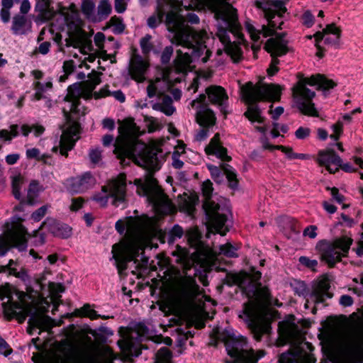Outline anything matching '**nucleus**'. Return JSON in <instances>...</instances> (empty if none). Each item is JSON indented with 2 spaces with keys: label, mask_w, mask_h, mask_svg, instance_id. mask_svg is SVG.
Returning <instances> with one entry per match:
<instances>
[{
  "label": "nucleus",
  "mask_w": 363,
  "mask_h": 363,
  "mask_svg": "<svg viewBox=\"0 0 363 363\" xmlns=\"http://www.w3.org/2000/svg\"><path fill=\"white\" fill-rule=\"evenodd\" d=\"M118 133L114 143V153L119 159H130L148 171L144 182L142 179H135L134 181L138 194L146 196L157 213H174L175 207L163 193L152 175L162 165L163 157L160 149L157 147H147L145 143L139 142L138 137L142 132L133 118H126L121 122Z\"/></svg>",
  "instance_id": "1"
},
{
  "label": "nucleus",
  "mask_w": 363,
  "mask_h": 363,
  "mask_svg": "<svg viewBox=\"0 0 363 363\" xmlns=\"http://www.w3.org/2000/svg\"><path fill=\"white\" fill-rule=\"evenodd\" d=\"M261 272L252 269L250 273L240 272L227 276V284L238 285L243 289L249 298H254L244 305L242 313L239 315L248 325L254 337L259 340L263 334L268 333L270 325L268 322V306L274 304L269 289L261 287L259 280Z\"/></svg>",
  "instance_id": "2"
},
{
  "label": "nucleus",
  "mask_w": 363,
  "mask_h": 363,
  "mask_svg": "<svg viewBox=\"0 0 363 363\" xmlns=\"http://www.w3.org/2000/svg\"><path fill=\"white\" fill-rule=\"evenodd\" d=\"M180 3L179 0H158L156 13L147 18V25L150 28H156L166 14L165 23L167 30L172 33V42L190 50L194 59L206 63L211 52L201 43L204 35L184 25L178 13Z\"/></svg>",
  "instance_id": "3"
},
{
  "label": "nucleus",
  "mask_w": 363,
  "mask_h": 363,
  "mask_svg": "<svg viewBox=\"0 0 363 363\" xmlns=\"http://www.w3.org/2000/svg\"><path fill=\"white\" fill-rule=\"evenodd\" d=\"M116 229L121 234L126 230L125 238L113 245L111 251L112 258L120 274L125 270V263L133 259L148 239L162 234L155 219L146 216L129 217L125 220H119L116 223Z\"/></svg>",
  "instance_id": "4"
},
{
  "label": "nucleus",
  "mask_w": 363,
  "mask_h": 363,
  "mask_svg": "<svg viewBox=\"0 0 363 363\" xmlns=\"http://www.w3.org/2000/svg\"><path fill=\"white\" fill-rule=\"evenodd\" d=\"M8 298V301L2 303L4 315L8 320L16 318L19 323H23L30 315L28 328L30 334L36 328L49 330L55 326V320L45 314L46 310L38 306L31 294L6 284L0 286V298Z\"/></svg>",
  "instance_id": "5"
},
{
  "label": "nucleus",
  "mask_w": 363,
  "mask_h": 363,
  "mask_svg": "<svg viewBox=\"0 0 363 363\" xmlns=\"http://www.w3.org/2000/svg\"><path fill=\"white\" fill-rule=\"evenodd\" d=\"M100 73L92 72L88 75V79L80 84H74L67 89L65 101L67 107L63 108L66 124L62 128V133L60 141V155L67 157L68 151L72 150L79 139V125L72 118V114L84 115V108L81 111L80 99H90L95 87L101 83Z\"/></svg>",
  "instance_id": "6"
},
{
  "label": "nucleus",
  "mask_w": 363,
  "mask_h": 363,
  "mask_svg": "<svg viewBox=\"0 0 363 363\" xmlns=\"http://www.w3.org/2000/svg\"><path fill=\"white\" fill-rule=\"evenodd\" d=\"M56 23H52L50 32H54V27L58 30L67 29L69 38L66 39V45L79 48L81 52L87 54L92 51L91 40L83 30V21L79 17L75 6L71 4L69 8L61 7L57 13Z\"/></svg>",
  "instance_id": "7"
},
{
  "label": "nucleus",
  "mask_w": 363,
  "mask_h": 363,
  "mask_svg": "<svg viewBox=\"0 0 363 363\" xmlns=\"http://www.w3.org/2000/svg\"><path fill=\"white\" fill-rule=\"evenodd\" d=\"M242 99L249 105L245 116L250 121L262 123L264 118L261 116L259 108L255 104L259 101H279L281 96V87L273 84L259 82L254 84L249 82L241 86Z\"/></svg>",
  "instance_id": "8"
},
{
  "label": "nucleus",
  "mask_w": 363,
  "mask_h": 363,
  "mask_svg": "<svg viewBox=\"0 0 363 363\" xmlns=\"http://www.w3.org/2000/svg\"><path fill=\"white\" fill-rule=\"evenodd\" d=\"M280 335L284 340L294 345L292 351L282 354L279 363H315V360L310 352L312 345L303 341V335L298 326L294 323H284L279 325Z\"/></svg>",
  "instance_id": "9"
},
{
  "label": "nucleus",
  "mask_w": 363,
  "mask_h": 363,
  "mask_svg": "<svg viewBox=\"0 0 363 363\" xmlns=\"http://www.w3.org/2000/svg\"><path fill=\"white\" fill-rule=\"evenodd\" d=\"M306 85H317L318 89L328 90L336 86L332 79L326 78L324 75H313L310 78H301L292 89L293 96L298 109L305 115L318 116V113L312 102L315 92L306 87Z\"/></svg>",
  "instance_id": "10"
},
{
  "label": "nucleus",
  "mask_w": 363,
  "mask_h": 363,
  "mask_svg": "<svg viewBox=\"0 0 363 363\" xmlns=\"http://www.w3.org/2000/svg\"><path fill=\"white\" fill-rule=\"evenodd\" d=\"M255 5L257 8L262 9L264 13L268 24L263 25L261 30H257L250 24H246L251 38L254 41L258 40L259 35L267 38L274 34L275 28L281 29L282 21H279L282 15L286 11L285 3L281 0H260L256 1Z\"/></svg>",
  "instance_id": "11"
},
{
  "label": "nucleus",
  "mask_w": 363,
  "mask_h": 363,
  "mask_svg": "<svg viewBox=\"0 0 363 363\" xmlns=\"http://www.w3.org/2000/svg\"><path fill=\"white\" fill-rule=\"evenodd\" d=\"M218 339L224 342L228 354L232 359L226 363H257L265 354L263 350L255 352L241 335L223 332L218 334Z\"/></svg>",
  "instance_id": "12"
},
{
  "label": "nucleus",
  "mask_w": 363,
  "mask_h": 363,
  "mask_svg": "<svg viewBox=\"0 0 363 363\" xmlns=\"http://www.w3.org/2000/svg\"><path fill=\"white\" fill-rule=\"evenodd\" d=\"M213 190V184L210 180L203 182L202 184V193L205 198L203 208L208 216L211 231L225 235L228 231L225 223L231 214L227 208L220 207L219 204L211 199Z\"/></svg>",
  "instance_id": "13"
},
{
  "label": "nucleus",
  "mask_w": 363,
  "mask_h": 363,
  "mask_svg": "<svg viewBox=\"0 0 363 363\" xmlns=\"http://www.w3.org/2000/svg\"><path fill=\"white\" fill-rule=\"evenodd\" d=\"M352 244V239L343 236L333 241L320 240L316 244L315 250L320 259L333 267L341 261L342 257L347 256Z\"/></svg>",
  "instance_id": "14"
},
{
  "label": "nucleus",
  "mask_w": 363,
  "mask_h": 363,
  "mask_svg": "<svg viewBox=\"0 0 363 363\" xmlns=\"http://www.w3.org/2000/svg\"><path fill=\"white\" fill-rule=\"evenodd\" d=\"M126 177L120 174L116 179L108 182L102 187L101 193L96 194L94 199L101 206H105L108 199H111V203L118 206L125 201L126 196Z\"/></svg>",
  "instance_id": "15"
},
{
  "label": "nucleus",
  "mask_w": 363,
  "mask_h": 363,
  "mask_svg": "<svg viewBox=\"0 0 363 363\" xmlns=\"http://www.w3.org/2000/svg\"><path fill=\"white\" fill-rule=\"evenodd\" d=\"M185 275L180 279L172 298L175 306L179 309H184L190 306L195 297L199 294V286L194 277Z\"/></svg>",
  "instance_id": "16"
},
{
  "label": "nucleus",
  "mask_w": 363,
  "mask_h": 363,
  "mask_svg": "<svg viewBox=\"0 0 363 363\" xmlns=\"http://www.w3.org/2000/svg\"><path fill=\"white\" fill-rule=\"evenodd\" d=\"M26 228L20 223L0 235V256L4 255L11 247H17L21 251L24 250L26 248Z\"/></svg>",
  "instance_id": "17"
},
{
  "label": "nucleus",
  "mask_w": 363,
  "mask_h": 363,
  "mask_svg": "<svg viewBox=\"0 0 363 363\" xmlns=\"http://www.w3.org/2000/svg\"><path fill=\"white\" fill-rule=\"evenodd\" d=\"M285 35V33L278 34L275 38H269L265 44L266 50L271 54L272 57L269 67L267 69V73L270 76L274 75L279 71V60L277 57L286 55L289 50L288 42L284 39Z\"/></svg>",
  "instance_id": "18"
},
{
  "label": "nucleus",
  "mask_w": 363,
  "mask_h": 363,
  "mask_svg": "<svg viewBox=\"0 0 363 363\" xmlns=\"http://www.w3.org/2000/svg\"><path fill=\"white\" fill-rule=\"evenodd\" d=\"M340 347L347 357H358L363 353V337L358 333H347L341 340Z\"/></svg>",
  "instance_id": "19"
},
{
  "label": "nucleus",
  "mask_w": 363,
  "mask_h": 363,
  "mask_svg": "<svg viewBox=\"0 0 363 363\" xmlns=\"http://www.w3.org/2000/svg\"><path fill=\"white\" fill-rule=\"evenodd\" d=\"M341 33V28L335 23L328 24L322 31L316 32L314 34L316 48L320 49V43L322 40L328 46L338 48L340 44Z\"/></svg>",
  "instance_id": "20"
},
{
  "label": "nucleus",
  "mask_w": 363,
  "mask_h": 363,
  "mask_svg": "<svg viewBox=\"0 0 363 363\" xmlns=\"http://www.w3.org/2000/svg\"><path fill=\"white\" fill-rule=\"evenodd\" d=\"M206 95L201 94L199 98L191 101V105L195 107L197 104H200L196 107V119L197 123L201 127H212L215 125L216 118L213 111L210 109L207 104H205Z\"/></svg>",
  "instance_id": "21"
},
{
  "label": "nucleus",
  "mask_w": 363,
  "mask_h": 363,
  "mask_svg": "<svg viewBox=\"0 0 363 363\" xmlns=\"http://www.w3.org/2000/svg\"><path fill=\"white\" fill-rule=\"evenodd\" d=\"M330 288V281L326 277H322L314 281L311 293L306 301V306H308L309 302L318 304L323 303L328 298H331L333 294L329 291Z\"/></svg>",
  "instance_id": "22"
},
{
  "label": "nucleus",
  "mask_w": 363,
  "mask_h": 363,
  "mask_svg": "<svg viewBox=\"0 0 363 363\" xmlns=\"http://www.w3.org/2000/svg\"><path fill=\"white\" fill-rule=\"evenodd\" d=\"M316 161L331 174L335 173L341 166L342 160L333 150L328 149L318 152Z\"/></svg>",
  "instance_id": "23"
},
{
  "label": "nucleus",
  "mask_w": 363,
  "mask_h": 363,
  "mask_svg": "<svg viewBox=\"0 0 363 363\" xmlns=\"http://www.w3.org/2000/svg\"><path fill=\"white\" fill-rule=\"evenodd\" d=\"M96 180L92 174L86 172L82 175L71 179L68 183L69 190L75 194H81L95 184Z\"/></svg>",
  "instance_id": "24"
},
{
  "label": "nucleus",
  "mask_w": 363,
  "mask_h": 363,
  "mask_svg": "<svg viewBox=\"0 0 363 363\" xmlns=\"http://www.w3.org/2000/svg\"><path fill=\"white\" fill-rule=\"evenodd\" d=\"M147 67L148 63L145 60L138 55H133L129 65V74L132 79L138 82H143Z\"/></svg>",
  "instance_id": "25"
},
{
  "label": "nucleus",
  "mask_w": 363,
  "mask_h": 363,
  "mask_svg": "<svg viewBox=\"0 0 363 363\" xmlns=\"http://www.w3.org/2000/svg\"><path fill=\"white\" fill-rule=\"evenodd\" d=\"M35 12L37 13L35 18V22L48 21L56 14L52 0H36Z\"/></svg>",
  "instance_id": "26"
},
{
  "label": "nucleus",
  "mask_w": 363,
  "mask_h": 363,
  "mask_svg": "<svg viewBox=\"0 0 363 363\" xmlns=\"http://www.w3.org/2000/svg\"><path fill=\"white\" fill-rule=\"evenodd\" d=\"M206 92L209 101L213 104L220 106L221 111L225 114V103L228 99L225 90L220 86H211L206 88Z\"/></svg>",
  "instance_id": "27"
},
{
  "label": "nucleus",
  "mask_w": 363,
  "mask_h": 363,
  "mask_svg": "<svg viewBox=\"0 0 363 363\" xmlns=\"http://www.w3.org/2000/svg\"><path fill=\"white\" fill-rule=\"evenodd\" d=\"M205 151L208 155H215L223 160H230V157L227 155L226 148L220 144L218 133H216L211 140L210 143L206 147Z\"/></svg>",
  "instance_id": "28"
},
{
  "label": "nucleus",
  "mask_w": 363,
  "mask_h": 363,
  "mask_svg": "<svg viewBox=\"0 0 363 363\" xmlns=\"http://www.w3.org/2000/svg\"><path fill=\"white\" fill-rule=\"evenodd\" d=\"M179 1L181 2L180 3V5H179V7L178 9V13L182 16V18H183L184 20V23L186 26H188L189 28H191L194 32L196 33H198L199 34H201V33H203V35H204V38L203 39H202V40H201V43L203 45H204V46L210 50L211 52V54L208 56V61L209 60V58L212 55V50L206 44V40H208V34L206 33V31L205 30H196L195 29H194L193 28L189 26L187 24L185 23L186 21L187 22H189V23H199V17L194 14V13H189L187 16H186V18H184V16L183 15H182L180 13V12L182 11V7H184L185 9H187V6H184L183 5V0H179Z\"/></svg>",
  "instance_id": "29"
},
{
  "label": "nucleus",
  "mask_w": 363,
  "mask_h": 363,
  "mask_svg": "<svg viewBox=\"0 0 363 363\" xmlns=\"http://www.w3.org/2000/svg\"><path fill=\"white\" fill-rule=\"evenodd\" d=\"M49 225L50 232L55 237L61 238H67L72 235V228L67 224L58 223L55 220H50L45 223L44 225Z\"/></svg>",
  "instance_id": "30"
},
{
  "label": "nucleus",
  "mask_w": 363,
  "mask_h": 363,
  "mask_svg": "<svg viewBox=\"0 0 363 363\" xmlns=\"http://www.w3.org/2000/svg\"><path fill=\"white\" fill-rule=\"evenodd\" d=\"M177 58L174 60V68L177 72H186L191 62V57L187 53H183L180 50L177 51Z\"/></svg>",
  "instance_id": "31"
},
{
  "label": "nucleus",
  "mask_w": 363,
  "mask_h": 363,
  "mask_svg": "<svg viewBox=\"0 0 363 363\" xmlns=\"http://www.w3.org/2000/svg\"><path fill=\"white\" fill-rule=\"evenodd\" d=\"M28 23L27 18L23 15L16 14L13 17L11 30L15 35H21L26 33Z\"/></svg>",
  "instance_id": "32"
},
{
  "label": "nucleus",
  "mask_w": 363,
  "mask_h": 363,
  "mask_svg": "<svg viewBox=\"0 0 363 363\" xmlns=\"http://www.w3.org/2000/svg\"><path fill=\"white\" fill-rule=\"evenodd\" d=\"M152 108L154 110L160 111L167 116H171L175 111V108L172 106V100L171 97L168 96H164L162 98V101L153 104Z\"/></svg>",
  "instance_id": "33"
},
{
  "label": "nucleus",
  "mask_w": 363,
  "mask_h": 363,
  "mask_svg": "<svg viewBox=\"0 0 363 363\" xmlns=\"http://www.w3.org/2000/svg\"><path fill=\"white\" fill-rule=\"evenodd\" d=\"M33 89L35 91L33 96V100L39 101L43 98V94L52 88V82L51 80L47 81L45 83L40 82H35L33 84Z\"/></svg>",
  "instance_id": "34"
},
{
  "label": "nucleus",
  "mask_w": 363,
  "mask_h": 363,
  "mask_svg": "<svg viewBox=\"0 0 363 363\" xmlns=\"http://www.w3.org/2000/svg\"><path fill=\"white\" fill-rule=\"evenodd\" d=\"M112 8L108 0H101L97 9V15L93 18L94 21H100L106 18L111 12Z\"/></svg>",
  "instance_id": "35"
},
{
  "label": "nucleus",
  "mask_w": 363,
  "mask_h": 363,
  "mask_svg": "<svg viewBox=\"0 0 363 363\" xmlns=\"http://www.w3.org/2000/svg\"><path fill=\"white\" fill-rule=\"evenodd\" d=\"M43 191V187L36 180H33L29 184V187L27 193V202L30 205H33L35 203V199L38 196V194Z\"/></svg>",
  "instance_id": "36"
},
{
  "label": "nucleus",
  "mask_w": 363,
  "mask_h": 363,
  "mask_svg": "<svg viewBox=\"0 0 363 363\" xmlns=\"http://www.w3.org/2000/svg\"><path fill=\"white\" fill-rule=\"evenodd\" d=\"M237 251V247L232 245L230 243H226L220 246L218 253L212 250H211L210 254L213 257L222 255L227 257H237L238 256Z\"/></svg>",
  "instance_id": "37"
},
{
  "label": "nucleus",
  "mask_w": 363,
  "mask_h": 363,
  "mask_svg": "<svg viewBox=\"0 0 363 363\" xmlns=\"http://www.w3.org/2000/svg\"><path fill=\"white\" fill-rule=\"evenodd\" d=\"M184 235L182 228L178 225H175L169 232L164 233L163 236V242L173 243L178 238H181Z\"/></svg>",
  "instance_id": "38"
},
{
  "label": "nucleus",
  "mask_w": 363,
  "mask_h": 363,
  "mask_svg": "<svg viewBox=\"0 0 363 363\" xmlns=\"http://www.w3.org/2000/svg\"><path fill=\"white\" fill-rule=\"evenodd\" d=\"M196 203V198L195 196H184L180 201L179 207L182 211L191 215L194 211Z\"/></svg>",
  "instance_id": "39"
},
{
  "label": "nucleus",
  "mask_w": 363,
  "mask_h": 363,
  "mask_svg": "<svg viewBox=\"0 0 363 363\" xmlns=\"http://www.w3.org/2000/svg\"><path fill=\"white\" fill-rule=\"evenodd\" d=\"M223 171L228 181L229 186L231 189H235L238 185V180L235 171L228 164L223 166Z\"/></svg>",
  "instance_id": "40"
},
{
  "label": "nucleus",
  "mask_w": 363,
  "mask_h": 363,
  "mask_svg": "<svg viewBox=\"0 0 363 363\" xmlns=\"http://www.w3.org/2000/svg\"><path fill=\"white\" fill-rule=\"evenodd\" d=\"M172 357L170 350L163 347L155 354V363H172Z\"/></svg>",
  "instance_id": "41"
},
{
  "label": "nucleus",
  "mask_w": 363,
  "mask_h": 363,
  "mask_svg": "<svg viewBox=\"0 0 363 363\" xmlns=\"http://www.w3.org/2000/svg\"><path fill=\"white\" fill-rule=\"evenodd\" d=\"M108 25L110 28H112L113 32L116 34L122 33L125 28V26L123 22V19L116 16L111 18Z\"/></svg>",
  "instance_id": "42"
},
{
  "label": "nucleus",
  "mask_w": 363,
  "mask_h": 363,
  "mask_svg": "<svg viewBox=\"0 0 363 363\" xmlns=\"http://www.w3.org/2000/svg\"><path fill=\"white\" fill-rule=\"evenodd\" d=\"M22 134L24 136H27L30 133L33 132L36 137L41 135L44 131L45 128L40 125H23L21 127Z\"/></svg>",
  "instance_id": "43"
},
{
  "label": "nucleus",
  "mask_w": 363,
  "mask_h": 363,
  "mask_svg": "<svg viewBox=\"0 0 363 363\" xmlns=\"http://www.w3.org/2000/svg\"><path fill=\"white\" fill-rule=\"evenodd\" d=\"M144 123L149 133H153L162 128L159 121L152 116H144Z\"/></svg>",
  "instance_id": "44"
},
{
  "label": "nucleus",
  "mask_w": 363,
  "mask_h": 363,
  "mask_svg": "<svg viewBox=\"0 0 363 363\" xmlns=\"http://www.w3.org/2000/svg\"><path fill=\"white\" fill-rule=\"evenodd\" d=\"M95 2L94 0H82V10L88 18L93 21Z\"/></svg>",
  "instance_id": "45"
},
{
  "label": "nucleus",
  "mask_w": 363,
  "mask_h": 363,
  "mask_svg": "<svg viewBox=\"0 0 363 363\" xmlns=\"http://www.w3.org/2000/svg\"><path fill=\"white\" fill-rule=\"evenodd\" d=\"M23 183V177L21 175L15 176L12 178V191L13 194L16 199H19L21 198V187Z\"/></svg>",
  "instance_id": "46"
},
{
  "label": "nucleus",
  "mask_w": 363,
  "mask_h": 363,
  "mask_svg": "<svg viewBox=\"0 0 363 363\" xmlns=\"http://www.w3.org/2000/svg\"><path fill=\"white\" fill-rule=\"evenodd\" d=\"M80 315L86 316L92 320H95L99 318L100 315L97 314V312L91 308L90 305L85 304L82 308L79 310Z\"/></svg>",
  "instance_id": "47"
},
{
  "label": "nucleus",
  "mask_w": 363,
  "mask_h": 363,
  "mask_svg": "<svg viewBox=\"0 0 363 363\" xmlns=\"http://www.w3.org/2000/svg\"><path fill=\"white\" fill-rule=\"evenodd\" d=\"M80 315L86 316L92 320H95L99 318L100 315L97 314V312L91 308L90 305L85 304L82 308L79 310Z\"/></svg>",
  "instance_id": "48"
},
{
  "label": "nucleus",
  "mask_w": 363,
  "mask_h": 363,
  "mask_svg": "<svg viewBox=\"0 0 363 363\" xmlns=\"http://www.w3.org/2000/svg\"><path fill=\"white\" fill-rule=\"evenodd\" d=\"M186 238L192 246H196L199 240L200 235L197 229H190L186 232Z\"/></svg>",
  "instance_id": "49"
},
{
  "label": "nucleus",
  "mask_w": 363,
  "mask_h": 363,
  "mask_svg": "<svg viewBox=\"0 0 363 363\" xmlns=\"http://www.w3.org/2000/svg\"><path fill=\"white\" fill-rule=\"evenodd\" d=\"M118 345L123 352L127 353L130 352L132 347H133V342L132 340L128 337H123V339L118 340Z\"/></svg>",
  "instance_id": "50"
},
{
  "label": "nucleus",
  "mask_w": 363,
  "mask_h": 363,
  "mask_svg": "<svg viewBox=\"0 0 363 363\" xmlns=\"http://www.w3.org/2000/svg\"><path fill=\"white\" fill-rule=\"evenodd\" d=\"M151 38V35H147L140 40V47L144 54L149 53L152 48V45L150 43Z\"/></svg>",
  "instance_id": "51"
},
{
  "label": "nucleus",
  "mask_w": 363,
  "mask_h": 363,
  "mask_svg": "<svg viewBox=\"0 0 363 363\" xmlns=\"http://www.w3.org/2000/svg\"><path fill=\"white\" fill-rule=\"evenodd\" d=\"M49 207L50 206L48 205H45L37 209L31 215L33 220L35 221H39L40 219H42L47 213Z\"/></svg>",
  "instance_id": "52"
},
{
  "label": "nucleus",
  "mask_w": 363,
  "mask_h": 363,
  "mask_svg": "<svg viewBox=\"0 0 363 363\" xmlns=\"http://www.w3.org/2000/svg\"><path fill=\"white\" fill-rule=\"evenodd\" d=\"M299 262L306 266V267L312 269L313 271L315 270L316 267L318 266V261L316 259H311L307 257H300Z\"/></svg>",
  "instance_id": "53"
},
{
  "label": "nucleus",
  "mask_w": 363,
  "mask_h": 363,
  "mask_svg": "<svg viewBox=\"0 0 363 363\" xmlns=\"http://www.w3.org/2000/svg\"><path fill=\"white\" fill-rule=\"evenodd\" d=\"M311 129L306 127H299L295 132L296 138L303 140L309 137Z\"/></svg>",
  "instance_id": "54"
},
{
  "label": "nucleus",
  "mask_w": 363,
  "mask_h": 363,
  "mask_svg": "<svg viewBox=\"0 0 363 363\" xmlns=\"http://www.w3.org/2000/svg\"><path fill=\"white\" fill-rule=\"evenodd\" d=\"M302 22L307 27L312 26L314 23L313 15L309 11H305L302 16Z\"/></svg>",
  "instance_id": "55"
},
{
  "label": "nucleus",
  "mask_w": 363,
  "mask_h": 363,
  "mask_svg": "<svg viewBox=\"0 0 363 363\" xmlns=\"http://www.w3.org/2000/svg\"><path fill=\"white\" fill-rule=\"evenodd\" d=\"M211 127H201L200 130L195 135V140L198 142H201L206 139L209 135V128Z\"/></svg>",
  "instance_id": "56"
},
{
  "label": "nucleus",
  "mask_w": 363,
  "mask_h": 363,
  "mask_svg": "<svg viewBox=\"0 0 363 363\" xmlns=\"http://www.w3.org/2000/svg\"><path fill=\"white\" fill-rule=\"evenodd\" d=\"M89 155L91 162L96 164L101 160V152L98 148H94L90 150Z\"/></svg>",
  "instance_id": "57"
},
{
  "label": "nucleus",
  "mask_w": 363,
  "mask_h": 363,
  "mask_svg": "<svg viewBox=\"0 0 363 363\" xmlns=\"http://www.w3.org/2000/svg\"><path fill=\"white\" fill-rule=\"evenodd\" d=\"M84 199L82 197L72 199L69 208L72 211H77L82 207Z\"/></svg>",
  "instance_id": "58"
},
{
  "label": "nucleus",
  "mask_w": 363,
  "mask_h": 363,
  "mask_svg": "<svg viewBox=\"0 0 363 363\" xmlns=\"http://www.w3.org/2000/svg\"><path fill=\"white\" fill-rule=\"evenodd\" d=\"M28 159H35L38 161L41 155L40 151L35 147L28 149L26 152Z\"/></svg>",
  "instance_id": "59"
},
{
  "label": "nucleus",
  "mask_w": 363,
  "mask_h": 363,
  "mask_svg": "<svg viewBox=\"0 0 363 363\" xmlns=\"http://www.w3.org/2000/svg\"><path fill=\"white\" fill-rule=\"evenodd\" d=\"M333 130L334 133L330 135V138L335 140H337L342 130V123L337 122V123L334 124L333 125Z\"/></svg>",
  "instance_id": "60"
},
{
  "label": "nucleus",
  "mask_w": 363,
  "mask_h": 363,
  "mask_svg": "<svg viewBox=\"0 0 363 363\" xmlns=\"http://www.w3.org/2000/svg\"><path fill=\"white\" fill-rule=\"evenodd\" d=\"M172 53H173V48L172 46L166 47L164 49V50L162 53V56H161V60H162V62L167 63L169 61Z\"/></svg>",
  "instance_id": "61"
},
{
  "label": "nucleus",
  "mask_w": 363,
  "mask_h": 363,
  "mask_svg": "<svg viewBox=\"0 0 363 363\" xmlns=\"http://www.w3.org/2000/svg\"><path fill=\"white\" fill-rule=\"evenodd\" d=\"M317 227L315 225H309L303 230V235L311 239H314L317 236Z\"/></svg>",
  "instance_id": "62"
},
{
  "label": "nucleus",
  "mask_w": 363,
  "mask_h": 363,
  "mask_svg": "<svg viewBox=\"0 0 363 363\" xmlns=\"http://www.w3.org/2000/svg\"><path fill=\"white\" fill-rule=\"evenodd\" d=\"M129 0H115V10L118 13H123L126 9L127 2Z\"/></svg>",
  "instance_id": "63"
},
{
  "label": "nucleus",
  "mask_w": 363,
  "mask_h": 363,
  "mask_svg": "<svg viewBox=\"0 0 363 363\" xmlns=\"http://www.w3.org/2000/svg\"><path fill=\"white\" fill-rule=\"evenodd\" d=\"M339 303L344 307H348L353 304V298L349 295H342L340 296Z\"/></svg>",
  "instance_id": "64"
}]
</instances>
